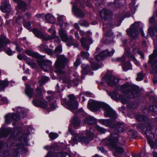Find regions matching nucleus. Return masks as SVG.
<instances>
[{
    "label": "nucleus",
    "instance_id": "nucleus-1",
    "mask_svg": "<svg viewBox=\"0 0 157 157\" xmlns=\"http://www.w3.org/2000/svg\"><path fill=\"white\" fill-rule=\"evenodd\" d=\"M108 84L112 87L117 86V88L129 98H136L140 95V91L136 87L129 82L125 83L123 85L117 86L119 80L113 76H108L106 78Z\"/></svg>",
    "mask_w": 157,
    "mask_h": 157
},
{
    "label": "nucleus",
    "instance_id": "nucleus-2",
    "mask_svg": "<svg viewBox=\"0 0 157 157\" xmlns=\"http://www.w3.org/2000/svg\"><path fill=\"white\" fill-rule=\"evenodd\" d=\"M100 16L101 18H104L105 22H103V29L104 31H106L108 28H111L113 25L118 26L120 25L123 20V16L120 13L116 14L115 17L117 22H115V20L111 18L112 16V13L109 10L106 9H103L100 13Z\"/></svg>",
    "mask_w": 157,
    "mask_h": 157
},
{
    "label": "nucleus",
    "instance_id": "nucleus-3",
    "mask_svg": "<svg viewBox=\"0 0 157 157\" xmlns=\"http://www.w3.org/2000/svg\"><path fill=\"white\" fill-rule=\"evenodd\" d=\"M88 108L92 111L98 110L100 108L104 111V115L105 117H111L110 119H114L117 117L115 112L106 104L93 100H90L88 103Z\"/></svg>",
    "mask_w": 157,
    "mask_h": 157
},
{
    "label": "nucleus",
    "instance_id": "nucleus-4",
    "mask_svg": "<svg viewBox=\"0 0 157 157\" xmlns=\"http://www.w3.org/2000/svg\"><path fill=\"white\" fill-rule=\"evenodd\" d=\"M101 144L107 146L109 149H114L118 154H121L124 151V149L122 146L124 144H121L118 141V136L117 134L111 133L108 138L103 140Z\"/></svg>",
    "mask_w": 157,
    "mask_h": 157
},
{
    "label": "nucleus",
    "instance_id": "nucleus-5",
    "mask_svg": "<svg viewBox=\"0 0 157 157\" xmlns=\"http://www.w3.org/2000/svg\"><path fill=\"white\" fill-rule=\"evenodd\" d=\"M68 61V59L66 58L64 55L57 56V60L55 63V67L57 70L55 71L58 74L59 76L63 79V82L69 84L71 82V78L62 70L64 67L65 64Z\"/></svg>",
    "mask_w": 157,
    "mask_h": 157
},
{
    "label": "nucleus",
    "instance_id": "nucleus-6",
    "mask_svg": "<svg viewBox=\"0 0 157 157\" xmlns=\"http://www.w3.org/2000/svg\"><path fill=\"white\" fill-rule=\"evenodd\" d=\"M99 121V122L103 125L111 128H114V132L112 133H113L114 134H117L118 138L119 137L118 133L122 132L125 129L124 124L123 123L120 122L115 123V121L113 119H101Z\"/></svg>",
    "mask_w": 157,
    "mask_h": 157
},
{
    "label": "nucleus",
    "instance_id": "nucleus-7",
    "mask_svg": "<svg viewBox=\"0 0 157 157\" xmlns=\"http://www.w3.org/2000/svg\"><path fill=\"white\" fill-rule=\"evenodd\" d=\"M137 128L143 131H144L145 128H146V129L145 132V134L147 139L152 138L156 131L155 127L148 122H145L144 124L142 123L137 124Z\"/></svg>",
    "mask_w": 157,
    "mask_h": 157
},
{
    "label": "nucleus",
    "instance_id": "nucleus-8",
    "mask_svg": "<svg viewBox=\"0 0 157 157\" xmlns=\"http://www.w3.org/2000/svg\"><path fill=\"white\" fill-rule=\"evenodd\" d=\"M68 97L69 99V101H67L65 99H63L61 103L63 105H65L66 107L72 112L78 108V104L73 95H69Z\"/></svg>",
    "mask_w": 157,
    "mask_h": 157
},
{
    "label": "nucleus",
    "instance_id": "nucleus-9",
    "mask_svg": "<svg viewBox=\"0 0 157 157\" xmlns=\"http://www.w3.org/2000/svg\"><path fill=\"white\" fill-rule=\"evenodd\" d=\"M139 27V26L138 22L135 23L131 25L129 29L127 30L126 31L127 34L134 38L137 37L139 34L138 30Z\"/></svg>",
    "mask_w": 157,
    "mask_h": 157
},
{
    "label": "nucleus",
    "instance_id": "nucleus-10",
    "mask_svg": "<svg viewBox=\"0 0 157 157\" xmlns=\"http://www.w3.org/2000/svg\"><path fill=\"white\" fill-rule=\"evenodd\" d=\"M109 94L112 99L115 101H118L119 99L123 104H127L128 102V100L126 99L124 96L122 94L119 95V97H118L117 96L118 93L115 90L112 92H109Z\"/></svg>",
    "mask_w": 157,
    "mask_h": 157
},
{
    "label": "nucleus",
    "instance_id": "nucleus-11",
    "mask_svg": "<svg viewBox=\"0 0 157 157\" xmlns=\"http://www.w3.org/2000/svg\"><path fill=\"white\" fill-rule=\"evenodd\" d=\"M32 103L35 106L43 109H46L48 106L47 102L43 97L37 99H34L33 100Z\"/></svg>",
    "mask_w": 157,
    "mask_h": 157
},
{
    "label": "nucleus",
    "instance_id": "nucleus-12",
    "mask_svg": "<svg viewBox=\"0 0 157 157\" xmlns=\"http://www.w3.org/2000/svg\"><path fill=\"white\" fill-rule=\"evenodd\" d=\"M37 63L44 71H46L51 69L52 62L50 60L46 59L38 60Z\"/></svg>",
    "mask_w": 157,
    "mask_h": 157
},
{
    "label": "nucleus",
    "instance_id": "nucleus-13",
    "mask_svg": "<svg viewBox=\"0 0 157 157\" xmlns=\"http://www.w3.org/2000/svg\"><path fill=\"white\" fill-rule=\"evenodd\" d=\"M114 50L113 49L111 52H109L106 49L99 53L95 57V59L97 61H99L103 59L104 58L108 56H111L114 52Z\"/></svg>",
    "mask_w": 157,
    "mask_h": 157
},
{
    "label": "nucleus",
    "instance_id": "nucleus-14",
    "mask_svg": "<svg viewBox=\"0 0 157 157\" xmlns=\"http://www.w3.org/2000/svg\"><path fill=\"white\" fill-rule=\"evenodd\" d=\"M89 141L88 138L85 136L81 137L78 135H76L70 141V143L72 146H73L75 144H77L78 142L81 141L82 143L87 144Z\"/></svg>",
    "mask_w": 157,
    "mask_h": 157
},
{
    "label": "nucleus",
    "instance_id": "nucleus-15",
    "mask_svg": "<svg viewBox=\"0 0 157 157\" xmlns=\"http://www.w3.org/2000/svg\"><path fill=\"white\" fill-rule=\"evenodd\" d=\"M113 33L109 30L104 35L101 41L107 44L112 42L113 40Z\"/></svg>",
    "mask_w": 157,
    "mask_h": 157
},
{
    "label": "nucleus",
    "instance_id": "nucleus-16",
    "mask_svg": "<svg viewBox=\"0 0 157 157\" xmlns=\"http://www.w3.org/2000/svg\"><path fill=\"white\" fill-rule=\"evenodd\" d=\"M2 2L0 6L1 10L4 13L9 12L11 11L10 6L8 2L9 0H1Z\"/></svg>",
    "mask_w": 157,
    "mask_h": 157
},
{
    "label": "nucleus",
    "instance_id": "nucleus-17",
    "mask_svg": "<svg viewBox=\"0 0 157 157\" xmlns=\"http://www.w3.org/2000/svg\"><path fill=\"white\" fill-rule=\"evenodd\" d=\"M125 59L126 57L124 55L122 57L118 58L116 59V60L117 61L119 60L121 61L123 70L124 71L131 69V66L130 62L129 61L125 62Z\"/></svg>",
    "mask_w": 157,
    "mask_h": 157
},
{
    "label": "nucleus",
    "instance_id": "nucleus-18",
    "mask_svg": "<svg viewBox=\"0 0 157 157\" xmlns=\"http://www.w3.org/2000/svg\"><path fill=\"white\" fill-rule=\"evenodd\" d=\"M5 123L8 124L11 123L12 120L16 121L18 120L20 118V116L15 113H8L5 116Z\"/></svg>",
    "mask_w": 157,
    "mask_h": 157
},
{
    "label": "nucleus",
    "instance_id": "nucleus-19",
    "mask_svg": "<svg viewBox=\"0 0 157 157\" xmlns=\"http://www.w3.org/2000/svg\"><path fill=\"white\" fill-rule=\"evenodd\" d=\"M80 42L83 47L88 51L89 48V45L92 44L93 41L90 37L85 39L82 37L81 39Z\"/></svg>",
    "mask_w": 157,
    "mask_h": 157
},
{
    "label": "nucleus",
    "instance_id": "nucleus-20",
    "mask_svg": "<svg viewBox=\"0 0 157 157\" xmlns=\"http://www.w3.org/2000/svg\"><path fill=\"white\" fill-rule=\"evenodd\" d=\"M157 56V50H155L153 53L149 56L148 62L151 63L152 67L155 69H157V60L154 61L152 62V60Z\"/></svg>",
    "mask_w": 157,
    "mask_h": 157
},
{
    "label": "nucleus",
    "instance_id": "nucleus-21",
    "mask_svg": "<svg viewBox=\"0 0 157 157\" xmlns=\"http://www.w3.org/2000/svg\"><path fill=\"white\" fill-rule=\"evenodd\" d=\"M10 43V40L2 35L0 37V52L2 51V48L4 49L5 46Z\"/></svg>",
    "mask_w": 157,
    "mask_h": 157
},
{
    "label": "nucleus",
    "instance_id": "nucleus-22",
    "mask_svg": "<svg viewBox=\"0 0 157 157\" xmlns=\"http://www.w3.org/2000/svg\"><path fill=\"white\" fill-rule=\"evenodd\" d=\"M32 31L35 36L37 37L41 38L45 41L48 40L49 39H48L49 38L46 37V36L41 31L36 28L33 29Z\"/></svg>",
    "mask_w": 157,
    "mask_h": 157
},
{
    "label": "nucleus",
    "instance_id": "nucleus-23",
    "mask_svg": "<svg viewBox=\"0 0 157 157\" xmlns=\"http://www.w3.org/2000/svg\"><path fill=\"white\" fill-rule=\"evenodd\" d=\"M54 156L57 157H70L69 155L66 153L62 152H59L57 154L53 152H49L46 157H54Z\"/></svg>",
    "mask_w": 157,
    "mask_h": 157
},
{
    "label": "nucleus",
    "instance_id": "nucleus-24",
    "mask_svg": "<svg viewBox=\"0 0 157 157\" xmlns=\"http://www.w3.org/2000/svg\"><path fill=\"white\" fill-rule=\"evenodd\" d=\"M22 146L21 144H17L14 145V144H12L10 146L11 148H13V155L14 157H17L19 154V149Z\"/></svg>",
    "mask_w": 157,
    "mask_h": 157
},
{
    "label": "nucleus",
    "instance_id": "nucleus-25",
    "mask_svg": "<svg viewBox=\"0 0 157 157\" xmlns=\"http://www.w3.org/2000/svg\"><path fill=\"white\" fill-rule=\"evenodd\" d=\"M11 131V128H1L0 129V139L7 136Z\"/></svg>",
    "mask_w": 157,
    "mask_h": 157
},
{
    "label": "nucleus",
    "instance_id": "nucleus-26",
    "mask_svg": "<svg viewBox=\"0 0 157 157\" xmlns=\"http://www.w3.org/2000/svg\"><path fill=\"white\" fill-rule=\"evenodd\" d=\"M39 48L42 52H44L49 55H53V52L52 50L49 49L47 45L43 44L40 45Z\"/></svg>",
    "mask_w": 157,
    "mask_h": 157
},
{
    "label": "nucleus",
    "instance_id": "nucleus-27",
    "mask_svg": "<svg viewBox=\"0 0 157 157\" xmlns=\"http://www.w3.org/2000/svg\"><path fill=\"white\" fill-rule=\"evenodd\" d=\"M72 11L74 13L75 15L77 17L83 18L85 16V14L79 9L73 6Z\"/></svg>",
    "mask_w": 157,
    "mask_h": 157
},
{
    "label": "nucleus",
    "instance_id": "nucleus-28",
    "mask_svg": "<svg viewBox=\"0 0 157 157\" xmlns=\"http://www.w3.org/2000/svg\"><path fill=\"white\" fill-rule=\"evenodd\" d=\"M59 34L63 42H66L68 40V36L66 32L63 29H60L59 32Z\"/></svg>",
    "mask_w": 157,
    "mask_h": 157
},
{
    "label": "nucleus",
    "instance_id": "nucleus-29",
    "mask_svg": "<svg viewBox=\"0 0 157 157\" xmlns=\"http://www.w3.org/2000/svg\"><path fill=\"white\" fill-rule=\"evenodd\" d=\"M33 89L29 85H27L25 90V93L30 98H31L33 94Z\"/></svg>",
    "mask_w": 157,
    "mask_h": 157
},
{
    "label": "nucleus",
    "instance_id": "nucleus-30",
    "mask_svg": "<svg viewBox=\"0 0 157 157\" xmlns=\"http://www.w3.org/2000/svg\"><path fill=\"white\" fill-rule=\"evenodd\" d=\"M25 52L27 55L37 59L40 57V55L38 53L34 52L30 50H25Z\"/></svg>",
    "mask_w": 157,
    "mask_h": 157
},
{
    "label": "nucleus",
    "instance_id": "nucleus-31",
    "mask_svg": "<svg viewBox=\"0 0 157 157\" xmlns=\"http://www.w3.org/2000/svg\"><path fill=\"white\" fill-rule=\"evenodd\" d=\"M48 31L52 33L51 35H46V37L49 38V40H52L56 38H58L56 35V32L54 29L53 28H51L49 29L48 30Z\"/></svg>",
    "mask_w": 157,
    "mask_h": 157
},
{
    "label": "nucleus",
    "instance_id": "nucleus-32",
    "mask_svg": "<svg viewBox=\"0 0 157 157\" xmlns=\"http://www.w3.org/2000/svg\"><path fill=\"white\" fill-rule=\"evenodd\" d=\"M63 17V16H60L57 18V24L59 25L61 29L65 28L68 25L63 21L62 20Z\"/></svg>",
    "mask_w": 157,
    "mask_h": 157
},
{
    "label": "nucleus",
    "instance_id": "nucleus-33",
    "mask_svg": "<svg viewBox=\"0 0 157 157\" xmlns=\"http://www.w3.org/2000/svg\"><path fill=\"white\" fill-rule=\"evenodd\" d=\"M46 20V22L53 24L55 22L56 19L55 17L50 13L47 14L45 17Z\"/></svg>",
    "mask_w": 157,
    "mask_h": 157
},
{
    "label": "nucleus",
    "instance_id": "nucleus-34",
    "mask_svg": "<svg viewBox=\"0 0 157 157\" xmlns=\"http://www.w3.org/2000/svg\"><path fill=\"white\" fill-rule=\"evenodd\" d=\"M86 124L90 125H94L97 122L96 119L92 117H89L86 118L84 120Z\"/></svg>",
    "mask_w": 157,
    "mask_h": 157
},
{
    "label": "nucleus",
    "instance_id": "nucleus-35",
    "mask_svg": "<svg viewBox=\"0 0 157 157\" xmlns=\"http://www.w3.org/2000/svg\"><path fill=\"white\" fill-rule=\"evenodd\" d=\"M83 69L81 71L82 74L85 75L88 73L90 71V70L92 69V66L90 67L89 65H86L82 64L81 65Z\"/></svg>",
    "mask_w": 157,
    "mask_h": 157
},
{
    "label": "nucleus",
    "instance_id": "nucleus-36",
    "mask_svg": "<svg viewBox=\"0 0 157 157\" xmlns=\"http://www.w3.org/2000/svg\"><path fill=\"white\" fill-rule=\"evenodd\" d=\"M15 2L18 3V7L23 10H25L27 8V4L25 2L20 0H15Z\"/></svg>",
    "mask_w": 157,
    "mask_h": 157
},
{
    "label": "nucleus",
    "instance_id": "nucleus-37",
    "mask_svg": "<svg viewBox=\"0 0 157 157\" xmlns=\"http://www.w3.org/2000/svg\"><path fill=\"white\" fill-rule=\"evenodd\" d=\"M43 92L42 88L39 87L35 89V92L34 94V96L37 98L43 97Z\"/></svg>",
    "mask_w": 157,
    "mask_h": 157
},
{
    "label": "nucleus",
    "instance_id": "nucleus-38",
    "mask_svg": "<svg viewBox=\"0 0 157 157\" xmlns=\"http://www.w3.org/2000/svg\"><path fill=\"white\" fill-rule=\"evenodd\" d=\"M71 122L75 128H77L80 124V120L76 116H75V117L71 120Z\"/></svg>",
    "mask_w": 157,
    "mask_h": 157
},
{
    "label": "nucleus",
    "instance_id": "nucleus-39",
    "mask_svg": "<svg viewBox=\"0 0 157 157\" xmlns=\"http://www.w3.org/2000/svg\"><path fill=\"white\" fill-rule=\"evenodd\" d=\"M17 111L18 113L20 115H19L20 116L21 115L23 118L26 117V112L23 108L18 107L17 108ZM16 115H17V114Z\"/></svg>",
    "mask_w": 157,
    "mask_h": 157
},
{
    "label": "nucleus",
    "instance_id": "nucleus-40",
    "mask_svg": "<svg viewBox=\"0 0 157 157\" xmlns=\"http://www.w3.org/2000/svg\"><path fill=\"white\" fill-rule=\"evenodd\" d=\"M136 118L139 121H147L148 120V118L145 116H144L141 114H138L136 115Z\"/></svg>",
    "mask_w": 157,
    "mask_h": 157
},
{
    "label": "nucleus",
    "instance_id": "nucleus-41",
    "mask_svg": "<svg viewBox=\"0 0 157 157\" xmlns=\"http://www.w3.org/2000/svg\"><path fill=\"white\" fill-rule=\"evenodd\" d=\"M125 53L128 56L133 59V60H135V61L137 62V60L136 59L134 56L130 52V49L128 48H125Z\"/></svg>",
    "mask_w": 157,
    "mask_h": 157
},
{
    "label": "nucleus",
    "instance_id": "nucleus-42",
    "mask_svg": "<svg viewBox=\"0 0 157 157\" xmlns=\"http://www.w3.org/2000/svg\"><path fill=\"white\" fill-rule=\"evenodd\" d=\"M66 42V45L68 46H71L74 45V43H76V41L73 39L72 36H70L69 38H68Z\"/></svg>",
    "mask_w": 157,
    "mask_h": 157
},
{
    "label": "nucleus",
    "instance_id": "nucleus-43",
    "mask_svg": "<svg viewBox=\"0 0 157 157\" xmlns=\"http://www.w3.org/2000/svg\"><path fill=\"white\" fill-rule=\"evenodd\" d=\"M8 85V82L6 80L0 81V90H3Z\"/></svg>",
    "mask_w": 157,
    "mask_h": 157
},
{
    "label": "nucleus",
    "instance_id": "nucleus-44",
    "mask_svg": "<svg viewBox=\"0 0 157 157\" xmlns=\"http://www.w3.org/2000/svg\"><path fill=\"white\" fill-rule=\"evenodd\" d=\"M154 135H154L153 137L152 138L150 139H148V142L150 144L151 147L152 148H154L155 147V146H156V147H157V139L156 140L155 143H154L151 140V139H152L154 138Z\"/></svg>",
    "mask_w": 157,
    "mask_h": 157
},
{
    "label": "nucleus",
    "instance_id": "nucleus-45",
    "mask_svg": "<svg viewBox=\"0 0 157 157\" xmlns=\"http://www.w3.org/2000/svg\"><path fill=\"white\" fill-rule=\"evenodd\" d=\"M49 80V78L46 76H43L39 80V83L40 86L43 85Z\"/></svg>",
    "mask_w": 157,
    "mask_h": 157
},
{
    "label": "nucleus",
    "instance_id": "nucleus-46",
    "mask_svg": "<svg viewBox=\"0 0 157 157\" xmlns=\"http://www.w3.org/2000/svg\"><path fill=\"white\" fill-rule=\"evenodd\" d=\"M62 46L61 44H59L58 47H57L55 50V51H53V55L55 54L56 55L58 56L57 55L62 52Z\"/></svg>",
    "mask_w": 157,
    "mask_h": 157
},
{
    "label": "nucleus",
    "instance_id": "nucleus-47",
    "mask_svg": "<svg viewBox=\"0 0 157 157\" xmlns=\"http://www.w3.org/2000/svg\"><path fill=\"white\" fill-rule=\"evenodd\" d=\"M95 128L98 131L102 133H105L106 131V129L98 125L96 126Z\"/></svg>",
    "mask_w": 157,
    "mask_h": 157
},
{
    "label": "nucleus",
    "instance_id": "nucleus-48",
    "mask_svg": "<svg viewBox=\"0 0 157 157\" xmlns=\"http://www.w3.org/2000/svg\"><path fill=\"white\" fill-rule=\"evenodd\" d=\"M49 137L52 140H54L58 136V135L57 133L51 132L49 135Z\"/></svg>",
    "mask_w": 157,
    "mask_h": 157
},
{
    "label": "nucleus",
    "instance_id": "nucleus-49",
    "mask_svg": "<svg viewBox=\"0 0 157 157\" xmlns=\"http://www.w3.org/2000/svg\"><path fill=\"white\" fill-rule=\"evenodd\" d=\"M24 26L30 31H32V29L31 27V23L30 22H25L24 23Z\"/></svg>",
    "mask_w": 157,
    "mask_h": 157
},
{
    "label": "nucleus",
    "instance_id": "nucleus-50",
    "mask_svg": "<svg viewBox=\"0 0 157 157\" xmlns=\"http://www.w3.org/2000/svg\"><path fill=\"white\" fill-rule=\"evenodd\" d=\"M137 105L136 103L131 102L128 104L127 106L129 108H135L137 106Z\"/></svg>",
    "mask_w": 157,
    "mask_h": 157
},
{
    "label": "nucleus",
    "instance_id": "nucleus-51",
    "mask_svg": "<svg viewBox=\"0 0 157 157\" xmlns=\"http://www.w3.org/2000/svg\"><path fill=\"white\" fill-rule=\"evenodd\" d=\"M79 24L81 26L88 27L89 26V24L85 20H81L79 22Z\"/></svg>",
    "mask_w": 157,
    "mask_h": 157
},
{
    "label": "nucleus",
    "instance_id": "nucleus-52",
    "mask_svg": "<svg viewBox=\"0 0 157 157\" xmlns=\"http://www.w3.org/2000/svg\"><path fill=\"white\" fill-rule=\"evenodd\" d=\"M81 56L82 58L87 59L89 56V54L87 52L82 51L81 52Z\"/></svg>",
    "mask_w": 157,
    "mask_h": 157
},
{
    "label": "nucleus",
    "instance_id": "nucleus-53",
    "mask_svg": "<svg viewBox=\"0 0 157 157\" xmlns=\"http://www.w3.org/2000/svg\"><path fill=\"white\" fill-rule=\"evenodd\" d=\"M143 75L141 72L137 74V77L136 78V79L137 81H141L143 79Z\"/></svg>",
    "mask_w": 157,
    "mask_h": 157
},
{
    "label": "nucleus",
    "instance_id": "nucleus-54",
    "mask_svg": "<svg viewBox=\"0 0 157 157\" xmlns=\"http://www.w3.org/2000/svg\"><path fill=\"white\" fill-rule=\"evenodd\" d=\"M26 63L32 68H36L37 67L36 64L32 61H27Z\"/></svg>",
    "mask_w": 157,
    "mask_h": 157
},
{
    "label": "nucleus",
    "instance_id": "nucleus-55",
    "mask_svg": "<svg viewBox=\"0 0 157 157\" xmlns=\"http://www.w3.org/2000/svg\"><path fill=\"white\" fill-rule=\"evenodd\" d=\"M91 66L94 70H96L100 67V65L97 63H92Z\"/></svg>",
    "mask_w": 157,
    "mask_h": 157
},
{
    "label": "nucleus",
    "instance_id": "nucleus-56",
    "mask_svg": "<svg viewBox=\"0 0 157 157\" xmlns=\"http://www.w3.org/2000/svg\"><path fill=\"white\" fill-rule=\"evenodd\" d=\"M150 110L153 112H157V107L155 105H151L149 107Z\"/></svg>",
    "mask_w": 157,
    "mask_h": 157
},
{
    "label": "nucleus",
    "instance_id": "nucleus-57",
    "mask_svg": "<svg viewBox=\"0 0 157 157\" xmlns=\"http://www.w3.org/2000/svg\"><path fill=\"white\" fill-rule=\"evenodd\" d=\"M90 131L86 130V135L89 137H92L93 136V133L90 131Z\"/></svg>",
    "mask_w": 157,
    "mask_h": 157
},
{
    "label": "nucleus",
    "instance_id": "nucleus-58",
    "mask_svg": "<svg viewBox=\"0 0 157 157\" xmlns=\"http://www.w3.org/2000/svg\"><path fill=\"white\" fill-rule=\"evenodd\" d=\"M17 58L19 59L22 60L23 59H25V58H27V57L25 55H23V56H22L21 54H19L17 56Z\"/></svg>",
    "mask_w": 157,
    "mask_h": 157
},
{
    "label": "nucleus",
    "instance_id": "nucleus-59",
    "mask_svg": "<svg viewBox=\"0 0 157 157\" xmlns=\"http://www.w3.org/2000/svg\"><path fill=\"white\" fill-rule=\"evenodd\" d=\"M81 63L80 60L79 59L77 58L74 63V65L75 67H76L79 65Z\"/></svg>",
    "mask_w": 157,
    "mask_h": 157
},
{
    "label": "nucleus",
    "instance_id": "nucleus-60",
    "mask_svg": "<svg viewBox=\"0 0 157 157\" xmlns=\"http://www.w3.org/2000/svg\"><path fill=\"white\" fill-rule=\"evenodd\" d=\"M1 100L4 103H7V100L6 98L2 96H1Z\"/></svg>",
    "mask_w": 157,
    "mask_h": 157
},
{
    "label": "nucleus",
    "instance_id": "nucleus-61",
    "mask_svg": "<svg viewBox=\"0 0 157 157\" xmlns=\"http://www.w3.org/2000/svg\"><path fill=\"white\" fill-rule=\"evenodd\" d=\"M49 108L51 109H54L55 108V106L53 103L50 102L49 103Z\"/></svg>",
    "mask_w": 157,
    "mask_h": 157
},
{
    "label": "nucleus",
    "instance_id": "nucleus-62",
    "mask_svg": "<svg viewBox=\"0 0 157 157\" xmlns=\"http://www.w3.org/2000/svg\"><path fill=\"white\" fill-rule=\"evenodd\" d=\"M143 112L146 114L148 113L149 111V110L146 107H145L143 110Z\"/></svg>",
    "mask_w": 157,
    "mask_h": 157
},
{
    "label": "nucleus",
    "instance_id": "nucleus-63",
    "mask_svg": "<svg viewBox=\"0 0 157 157\" xmlns=\"http://www.w3.org/2000/svg\"><path fill=\"white\" fill-rule=\"evenodd\" d=\"M98 149L101 151V152L105 153H106V151L105 150V149L102 147H98Z\"/></svg>",
    "mask_w": 157,
    "mask_h": 157
},
{
    "label": "nucleus",
    "instance_id": "nucleus-64",
    "mask_svg": "<svg viewBox=\"0 0 157 157\" xmlns=\"http://www.w3.org/2000/svg\"><path fill=\"white\" fill-rule=\"evenodd\" d=\"M6 53L9 55L10 56L12 54V51L10 48H8L6 51Z\"/></svg>",
    "mask_w": 157,
    "mask_h": 157
}]
</instances>
